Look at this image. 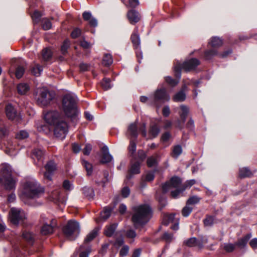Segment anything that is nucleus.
Instances as JSON below:
<instances>
[{
    "instance_id": "1",
    "label": "nucleus",
    "mask_w": 257,
    "mask_h": 257,
    "mask_svg": "<svg viewBox=\"0 0 257 257\" xmlns=\"http://www.w3.org/2000/svg\"><path fill=\"white\" fill-rule=\"evenodd\" d=\"M44 190L37 181L32 178L25 179L22 183L19 196L25 203L29 204V201L40 197Z\"/></svg>"
},
{
    "instance_id": "2",
    "label": "nucleus",
    "mask_w": 257,
    "mask_h": 257,
    "mask_svg": "<svg viewBox=\"0 0 257 257\" xmlns=\"http://www.w3.org/2000/svg\"><path fill=\"white\" fill-rule=\"evenodd\" d=\"M44 119L47 123L54 127L55 136L64 139L68 132V124L64 117L58 111H49L44 114Z\"/></svg>"
},
{
    "instance_id": "3",
    "label": "nucleus",
    "mask_w": 257,
    "mask_h": 257,
    "mask_svg": "<svg viewBox=\"0 0 257 257\" xmlns=\"http://www.w3.org/2000/svg\"><path fill=\"white\" fill-rule=\"evenodd\" d=\"M132 212V221L136 227L146 224L151 218V209L147 204L134 206Z\"/></svg>"
},
{
    "instance_id": "4",
    "label": "nucleus",
    "mask_w": 257,
    "mask_h": 257,
    "mask_svg": "<svg viewBox=\"0 0 257 257\" xmlns=\"http://www.w3.org/2000/svg\"><path fill=\"white\" fill-rule=\"evenodd\" d=\"M77 97L74 94L68 93L62 99V107L65 115L72 120H75L77 117Z\"/></svg>"
},
{
    "instance_id": "5",
    "label": "nucleus",
    "mask_w": 257,
    "mask_h": 257,
    "mask_svg": "<svg viewBox=\"0 0 257 257\" xmlns=\"http://www.w3.org/2000/svg\"><path fill=\"white\" fill-rule=\"evenodd\" d=\"M12 169L7 163L0 165V185L7 191H13L16 188V181L12 176Z\"/></svg>"
},
{
    "instance_id": "6",
    "label": "nucleus",
    "mask_w": 257,
    "mask_h": 257,
    "mask_svg": "<svg viewBox=\"0 0 257 257\" xmlns=\"http://www.w3.org/2000/svg\"><path fill=\"white\" fill-rule=\"evenodd\" d=\"M34 95L37 103L42 106H48L54 98V94L46 87H39L35 89Z\"/></svg>"
},
{
    "instance_id": "7",
    "label": "nucleus",
    "mask_w": 257,
    "mask_h": 257,
    "mask_svg": "<svg viewBox=\"0 0 257 257\" xmlns=\"http://www.w3.org/2000/svg\"><path fill=\"white\" fill-rule=\"evenodd\" d=\"M181 180L178 177H172L169 182L162 185V190L166 193L171 190V196L174 198H177L179 194L183 192L185 188L181 187Z\"/></svg>"
},
{
    "instance_id": "8",
    "label": "nucleus",
    "mask_w": 257,
    "mask_h": 257,
    "mask_svg": "<svg viewBox=\"0 0 257 257\" xmlns=\"http://www.w3.org/2000/svg\"><path fill=\"white\" fill-rule=\"evenodd\" d=\"M200 64V61L196 58H192L184 61L181 64L178 61H176L173 67L174 72L176 77L179 79L181 77V69L186 72L194 70Z\"/></svg>"
},
{
    "instance_id": "9",
    "label": "nucleus",
    "mask_w": 257,
    "mask_h": 257,
    "mask_svg": "<svg viewBox=\"0 0 257 257\" xmlns=\"http://www.w3.org/2000/svg\"><path fill=\"white\" fill-rule=\"evenodd\" d=\"M63 230L67 238L71 240H75L80 232L79 224L75 220H70L63 227Z\"/></svg>"
},
{
    "instance_id": "10",
    "label": "nucleus",
    "mask_w": 257,
    "mask_h": 257,
    "mask_svg": "<svg viewBox=\"0 0 257 257\" xmlns=\"http://www.w3.org/2000/svg\"><path fill=\"white\" fill-rule=\"evenodd\" d=\"M153 103L157 107H160L163 103L169 101L170 97L165 88L157 89L154 94L150 96Z\"/></svg>"
},
{
    "instance_id": "11",
    "label": "nucleus",
    "mask_w": 257,
    "mask_h": 257,
    "mask_svg": "<svg viewBox=\"0 0 257 257\" xmlns=\"http://www.w3.org/2000/svg\"><path fill=\"white\" fill-rule=\"evenodd\" d=\"M98 229L95 228L92 230L86 237L84 243L80 247V252L79 257H88L91 251V247L90 246H86V244L92 240L97 235Z\"/></svg>"
},
{
    "instance_id": "12",
    "label": "nucleus",
    "mask_w": 257,
    "mask_h": 257,
    "mask_svg": "<svg viewBox=\"0 0 257 257\" xmlns=\"http://www.w3.org/2000/svg\"><path fill=\"white\" fill-rule=\"evenodd\" d=\"M10 221L15 225H18L26 219L25 212L20 208H12L9 213Z\"/></svg>"
},
{
    "instance_id": "13",
    "label": "nucleus",
    "mask_w": 257,
    "mask_h": 257,
    "mask_svg": "<svg viewBox=\"0 0 257 257\" xmlns=\"http://www.w3.org/2000/svg\"><path fill=\"white\" fill-rule=\"evenodd\" d=\"M42 222L43 225L41 229V234L46 235L52 233L54 228L56 227V220L51 218L48 219L43 216Z\"/></svg>"
},
{
    "instance_id": "14",
    "label": "nucleus",
    "mask_w": 257,
    "mask_h": 257,
    "mask_svg": "<svg viewBox=\"0 0 257 257\" xmlns=\"http://www.w3.org/2000/svg\"><path fill=\"white\" fill-rule=\"evenodd\" d=\"M44 152L41 149H36L33 150L32 157L36 165L41 166L43 162Z\"/></svg>"
},
{
    "instance_id": "15",
    "label": "nucleus",
    "mask_w": 257,
    "mask_h": 257,
    "mask_svg": "<svg viewBox=\"0 0 257 257\" xmlns=\"http://www.w3.org/2000/svg\"><path fill=\"white\" fill-rule=\"evenodd\" d=\"M56 165L52 161H50L45 165L46 172L44 173L45 177L49 180H52V175L56 170Z\"/></svg>"
},
{
    "instance_id": "16",
    "label": "nucleus",
    "mask_w": 257,
    "mask_h": 257,
    "mask_svg": "<svg viewBox=\"0 0 257 257\" xmlns=\"http://www.w3.org/2000/svg\"><path fill=\"white\" fill-rule=\"evenodd\" d=\"M140 164L141 162L139 161H137L131 164V168L126 175V178L127 179H131L133 175L140 173Z\"/></svg>"
},
{
    "instance_id": "17",
    "label": "nucleus",
    "mask_w": 257,
    "mask_h": 257,
    "mask_svg": "<svg viewBox=\"0 0 257 257\" xmlns=\"http://www.w3.org/2000/svg\"><path fill=\"white\" fill-rule=\"evenodd\" d=\"M102 155L100 160L101 163L105 164L111 162L113 159L112 156L109 154V150L107 146H104L101 149Z\"/></svg>"
},
{
    "instance_id": "18",
    "label": "nucleus",
    "mask_w": 257,
    "mask_h": 257,
    "mask_svg": "<svg viewBox=\"0 0 257 257\" xmlns=\"http://www.w3.org/2000/svg\"><path fill=\"white\" fill-rule=\"evenodd\" d=\"M6 113L9 119L14 120L17 119H19V117L17 115V113L15 108L11 104H8L6 107Z\"/></svg>"
},
{
    "instance_id": "19",
    "label": "nucleus",
    "mask_w": 257,
    "mask_h": 257,
    "mask_svg": "<svg viewBox=\"0 0 257 257\" xmlns=\"http://www.w3.org/2000/svg\"><path fill=\"white\" fill-rule=\"evenodd\" d=\"M131 39L135 49L140 48L141 41L138 27L135 29L131 35Z\"/></svg>"
},
{
    "instance_id": "20",
    "label": "nucleus",
    "mask_w": 257,
    "mask_h": 257,
    "mask_svg": "<svg viewBox=\"0 0 257 257\" xmlns=\"http://www.w3.org/2000/svg\"><path fill=\"white\" fill-rule=\"evenodd\" d=\"M127 17L130 23L133 25L138 23L140 20V14L138 12L134 10L128 12Z\"/></svg>"
},
{
    "instance_id": "21",
    "label": "nucleus",
    "mask_w": 257,
    "mask_h": 257,
    "mask_svg": "<svg viewBox=\"0 0 257 257\" xmlns=\"http://www.w3.org/2000/svg\"><path fill=\"white\" fill-rule=\"evenodd\" d=\"M82 15L84 20L88 22L91 27H95L97 26V20L92 17L90 12H84Z\"/></svg>"
},
{
    "instance_id": "22",
    "label": "nucleus",
    "mask_w": 257,
    "mask_h": 257,
    "mask_svg": "<svg viewBox=\"0 0 257 257\" xmlns=\"http://www.w3.org/2000/svg\"><path fill=\"white\" fill-rule=\"evenodd\" d=\"M187 89L186 85H184L180 91L174 95L173 100L176 102H182L185 100L186 94L184 92Z\"/></svg>"
},
{
    "instance_id": "23",
    "label": "nucleus",
    "mask_w": 257,
    "mask_h": 257,
    "mask_svg": "<svg viewBox=\"0 0 257 257\" xmlns=\"http://www.w3.org/2000/svg\"><path fill=\"white\" fill-rule=\"evenodd\" d=\"M184 244L189 247L198 246L199 248L203 247V243L197 241L195 237H191L185 240Z\"/></svg>"
},
{
    "instance_id": "24",
    "label": "nucleus",
    "mask_w": 257,
    "mask_h": 257,
    "mask_svg": "<svg viewBox=\"0 0 257 257\" xmlns=\"http://www.w3.org/2000/svg\"><path fill=\"white\" fill-rule=\"evenodd\" d=\"M251 237V233H248L244 236L240 238L237 242H236V245L238 246L240 248H244L246 246V244L249 239Z\"/></svg>"
},
{
    "instance_id": "25",
    "label": "nucleus",
    "mask_w": 257,
    "mask_h": 257,
    "mask_svg": "<svg viewBox=\"0 0 257 257\" xmlns=\"http://www.w3.org/2000/svg\"><path fill=\"white\" fill-rule=\"evenodd\" d=\"M30 86L26 83H20L17 87V92L19 94L25 95L30 90Z\"/></svg>"
},
{
    "instance_id": "26",
    "label": "nucleus",
    "mask_w": 257,
    "mask_h": 257,
    "mask_svg": "<svg viewBox=\"0 0 257 257\" xmlns=\"http://www.w3.org/2000/svg\"><path fill=\"white\" fill-rule=\"evenodd\" d=\"M180 111L179 112L180 118L183 123H184L186 121L187 116L189 113V107L185 105H181L180 106Z\"/></svg>"
},
{
    "instance_id": "27",
    "label": "nucleus",
    "mask_w": 257,
    "mask_h": 257,
    "mask_svg": "<svg viewBox=\"0 0 257 257\" xmlns=\"http://www.w3.org/2000/svg\"><path fill=\"white\" fill-rule=\"evenodd\" d=\"M127 133L132 138H136L138 136L137 125L136 123L130 124L128 126Z\"/></svg>"
},
{
    "instance_id": "28",
    "label": "nucleus",
    "mask_w": 257,
    "mask_h": 257,
    "mask_svg": "<svg viewBox=\"0 0 257 257\" xmlns=\"http://www.w3.org/2000/svg\"><path fill=\"white\" fill-rule=\"evenodd\" d=\"M6 145V150L5 151L6 153L9 155H15L16 153H14L13 151L17 150V149L16 148L15 145L14 144L13 142H12L11 140H8L7 141V144Z\"/></svg>"
},
{
    "instance_id": "29",
    "label": "nucleus",
    "mask_w": 257,
    "mask_h": 257,
    "mask_svg": "<svg viewBox=\"0 0 257 257\" xmlns=\"http://www.w3.org/2000/svg\"><path fill=\"white\" fill-rule=\"evenodd\" d=\"M83 194L89 199H92L94 196L93 189L89 187H84L82 189Z\"/></svg>"
},
{
    "instance_id": "30",
    "label": "nucleus",
    "mask_w": 257,
    "mask_h": 257,
    "mask_svg": "<svg viewBox=\"0 0 257 257\" xmlns=\"http://www.w3.org/2000/svg\"><path fill=\"white\" fill-rule=\"evenodd\" d=\"M160 133L159 127L156 124L152 125L149 130V137L148 139L156 138Z\"/></svg>"
},
{
    "instance_id": "31",
    "label": "nucleus",
    "mask_w": 257,
    "mask_h": 257,
    "mask_svg": "<svg viewBox=\"0 0 257 257\" xmlns=\"http://www.w3.org/2000/svg\"><path fill=\"white\" fill-rule=\"evenodd\" d=\"M182 147L180 145H177L173 147L171 155L174 158L177 159L182 154Z\"/></svg>"
},
{
    "instance_id": "32",
    "label": "nucleus",
    "mask_w": 257,
    "mask_h": 257,
    "mask_svg": "<svg viewBox=\"0 0 257 257\" xmlns=\"http://www.w3.org/2000/svg\"><path fill=\"white\" fill-rule=\"evenodd\" d=\"M204 56L206 60H210L214 56L219 57V53L216 49H212L206 51L204 53Z\"/></svg>"
},
{
    "instance_id": "33",
    "label": "nucleus",
    "mask_w": 257,
    "mask_h": 257,
    "mask_svg": "<svg viewBox=\"0 0 257 257\" xmlns=\"http://www.w3.org/2000/svg\"><path fill=\"white\" fill-rule=\"evenodd\" d=\"M82 165L85 168L87 172V175L88 176L91 175L93 172V166L92 164H91L90 163L86 160H82Z\"/></svg>"
},
{
    "instance_id": "34",
    "label": "nucleus",
    "mask_w": 257,
    "mask_h": 257,
    "mask_svg": "<svg viewBox=\"0 0 257 257\" xmlns=\"http://www.w3.org/2000/svg\"><path fill=\"white\" fill-rule=\"evenodd\" d=\"M209 44L214 49H215V48L221 46L222 45L223 42L222 40L220 38L214 37L211 38L209 42Z\"/></svg>"
},
{
    "instance_id": "35",
    "label": "nucleus",
    "mask_w": 257,
    "mask_h": 257,
    "mask_svg": "<svg viewBox=\"0 0 257 257\" xmlns=\"http://www.w3.org/2000/svg\"><path fill=\"white\" fill-rule=\"evenodd\" d=\"M175 214L165 215L163 217L162 223L164 225L167 226L170 223L175 221Z\"/></svg>"
},
{
    "instance_id": "36",
    "label": "nucleus",
    "mask_w": 257,
    "mask_h": 257,
    "mask_svg": "<svg viewBox=\"0 0 257 257\" xmlns=\"http://www.w3.org/2000/svg\"><path fill=\"white\" fill-rule=\"evenodd\" d=\"M117 224L114 223L107 226L104 231L105 234L107 236H111L115 231Z\"/></svg>"
},
{
    "instance_id": "37",
    "label": "nucleus",
    "mask_w": 257,
    "mask_h": 257,
    "mask_svg": "<svg viewBox=\"0 0 257 257\" xmlns=\"http://www.w3.org/2000/svg\"><path fill=\"white\" fill-rule=\"evenodd\" d=\"M113 63L112 56L109 54H105L102 59V64L105 66H109Z\"/></svg>"
},
{
    "instance_id": "38",
    "label": "nucleus",
    "mask_w": 257,
    "mask_h": 257,
    "mask_svg": "<svg viewBox=\"0 0 257 257\" xmlns=\"http://www.w3.org/2000/svg\"><path fill=\"white\" fill-rule=\"evenodd\" d=\"M252 175L250 170L246 167L239 169V176L241 178L249 177Z\"/></svg>"
},
{
    "instance_id": "39",
    "label": "nucleus",
    "mask_w": 257,
    "mask_h": 257,
    "mask_svg": "<svg viewBox=\"0 0 257 257\" xmlns=\"http://www.w3.org/2000/svg\"><path fill=\"white\" fill-rule=\"evenodd\" d=\"M22 236L23 237L30 243L32 244L34 242V235L30 232L24 231Z\"/></svg>"
},
{
    "instance_id": "40",
    "label": "nucleus",
    "mask_w": 257,
    "mask_h": 257,
    "mask_svg": "<svg viewBox=\"0 0 257 257\" xmlns=\"http://www.w3.org/2000/svg\"><path fill=\"white\" fill-rule=\"evenodd\" d=\"M52 53L49 48H45L42 51V58L44 61H48L52 57Z\"/></svg>"
},
{
    "instance_id": "41",
    "label": "nucleus",
    "mask_w": 257,
    "mask_h": 257,
    "mask_svg": "<svg viewBox=\"0 0 257 257\" xmlns=\"http://www.w3.org/2000/svg\"><path fill=\"white\" fill-rule=\"evenodd\" d=\"M215 223H216V221L214 216H208L204 220V223L206 226H211Z\"/></svg>"
},
{
    "instance_id": "42",
    "label": "nucleus",
    "mask_w": 257,
    "mask_h": 257,
    "mask_svg": "<svg viewBox=\"0 0 257 257\" xmlns=\"http://www.w3.org/2000/svg\"><path fill=\"white\" fill-rule=\"evenodd\" d=\"M42 71V67L38 64L36 65L31 69L32 73L36 76H40Z\"/></svg>"
},
{
    "instance_id": "43",
    "label": "nucleus",
    "mask_w": 257,
    "mask_h": 257,
    "mask_svg": "<svg viewBox=\"0 0 257 257\" xmlns=\"http://www.w3.org/2000/svg\"><path fill=\"white\" fill-rule=\"evenodd\" d=\"M63 188L68 191H70L73 189V185L72 182L68 180H65L63 183Z\"/></svg>"
},
{
    "instance_id": "44",
    "label": "nucleus",
    "mask_w": 257,
    "mask_h": 257,
    "mask_svg": "<svg viewBox=\"0 0 257 257\" xmlns=\"http://www.w3.org/2000/svg\"><path fill=\"white\" fill-rule=\"evenodd\" d=\"M101 86L104 90L110 89L112 86L110 79L104 78L101 82Z\"/></svg>"
},
{
    "instance_id": "45",
    "label": "nucleus",
    "mask_w": 257,
    "mask_h": 257,
    "mask_svg": "<svg viewBox=\"0 0 257 257\" xmlns=\"http://www.w3.org/2000/svg\"><path fill=\"white\" fill-rule=\"evenodd\" d=\"M165 80L168 84L172 87L176 86L179 82L178 80L173 79L170 76L166 77Z\"/></svg>"
},
{
    "instance_id": "46",
    "label": "nucleus",
    "mask_w": 257,
    "mask_h": 257,
    "mask_svg": "<svg viewBox=\"0 0 257 257\" xmlns=\"http://www.w3.org/2000/svg\"><path fill=\"white\" fill-rule=\"evenodd\" d=\"M111 209L109 207L104 208L103 211L101 213V217L104 220L107 219L110 215Z\"/></svg>"
},
{
    "instance_id": "47",
    "label": "nucleus",
    "mask_w": 257,
    "mask_h": 257,
    "mask_svg": "<svg viewBox=\"0 0 257 257\" xmlns=\"http://www.w3.org/2000/svg\"><path fill=\"white\" fill-rule=\"evenodd\" d=\"M235 245V244L225 243H224L223 247L226 251L230 252L234 250Z\"/></svg>"
},
{
    "instance_id": "48",
    "label": "nucleus",
    "mask_w": 257,
    "mask_h": 257,
    "mask_svg": "<svg viewBox=\"0 0 257 257\" xmlns=\"http://www.w3.org/2000/svg\"><path fill=\"white\" fill-rule=\"evenodd\" d=\"M29 137V133L24 130L20 131L16 135V138L19 140H23Z\"/></svg>"
},
{
    "instance_id": "49",
    "label": "nucleus",
    "mask_w": 257,
    "mask_h": 257,
    "mask_svg": "<svg viewBox=\"0 0 257 257\" xmlns=\"http://www.w3.org/2000/svg\"><path fill=\"white\" fill-rule=\"evenodd\" d=\"M162 239L167 242H170L174 239L173 235L172 233L165 232L162 235Z\"/></svg>"
},
{
    "instance_id": "50",
    "label": "nucleus",
    "mask_w": 257,
    "mask_h": 257,
    "mask_svg": "<svg viewBox=\"0 0 257 257\" xmlns=\"http://www.w3.org/2000/svg\"><path fill=\"white\" fill-rule=\"evenodd\" d=\"M199 201H200V198L199 197H198L196 196H193L190 197L188 199L186 204H187V205H193V204H197V203H198L199 202Z\"/></svg>"
},
{
    "instance_id": "51",
    "label": "nucleus",
    "mask_w": 257,
    "mask_h": 257,
    "mask_svg": "<svg viewBox=\"0 0 257 257\" xmlns=\"http://www.w3.org/2000/svg\"><path fill=\"white\" fill-rule=\"evenodd\" d=\"M192 210V208L190 207L189 205L186 204V205L183 208L182 213V215L185 216H188Z\"/></svg>"
},
{
    "instance_id": "52",
    "label": "nucleus",
    "mask_w": 257,
    "mask_h": 257,
    "mask_svg": "<svg viewBox=\"0 0 257 257\" xmlns=\"http://www.w3.org/2000/svg\"><path fill=\"white\" fill-rule=\"evenodd\" d=\"M25 72V69L22 66H18L16 71V76L17 78H21Z\"/></svg>"
},
{
    "instance_id": "53",
    "label": "nucleus",
    "mask_w": 257,
    "mask_h": 257,
    "mask_svg": "<svg viewBox=\"0 0 257 257\" xmlns=\"http://www.w3.org/2000/svg\"><path fill=\"white\" fill-rule=\"evenodd\" d=\"M7 134V130L5 127L4 122L0 118V137L5 136Z\"/></svg>"
},
{
    "instance_id": "54",
    "label": "nucleus",
    "mask_w": 257,
    "mask_h": 257,
    "mask_svg": "<svg viewBox=\"0 0 257 257\" xmlns=\"http://www.w3.org/2000/svg\"><path fill=\"white\" fill-rule=\"evenodd\" d=\"M43 28L45 30H48L51 29L52 24L51 22L48 19H44L43 21Z\"/></svg>"
},
{
    "instance_id": "55",
    "label": "nucleus",
    "mask_w": 257,
    "mask_h": 257,
    "mask_svg": "<svg viewBox=\"0 0 257 257\" xmlns=\"http://www.w3.org/2000/svg\"><path fill=\"white\" fill-rule=\"evenodd\" d=\"M130 194V189L128 187H124L121 190V195L123 198L127 197Z\"/></svg>"
},
{
    "instance_id": "56",
    "label": "nucleus",
    "mask_w": 257,
    "mask_h": 257,
    "mask_svg": "<svg viewBox=\"0 0 257 257\" xmlns=\"http://www.w3.org/2000/svg\"><path fill=\"white\" fill-rule=\"evenodd\" d=\"M147 165L148 166V167H153L156 165L157 160H156V159L155 158H154V157H149L147 159Z\"/></svg>"
},
{
    "instance_id": "57",
    "label": "nucleus",
    "mask_w": 257,
    "mask_h": 257,
    "mask_svg": "<svg viewBox=\"0 0 257 257\" xmlns=\"http://www.w3.org/2000/svg\"><path fill=\"white\" fill-rule=\"evenodd\" d=\"M81 34V31L79 28H75L72 32L71 36L72 38L75 39L80 36Z\"/></svg>"
},
{
    "instance_id": "58",
    "label": "nucleus",
    "mask_w": 257,
    "mask_h": 257,
    "mask_svg": "<svg viewBox=\"0 0 257 257\" xmlns=\"http://www.w3.org/2000/svg\"><path fill=\"white\" fill-rule=\"evenodd\" d=\"M129 250V247L126 245H124L120 250L119 254L121 256H125L127 254Z\"/></svg>"
},
{
    "instance_id": "59",
    "label": "nucleus",
    "mask_w": 257,
    "mask_h": 257,
    "mask_svg": "<svg viewBox=\"0 0 257 257\" xmlns=\"http://www.w3.org/2000/svg\"><path fill=\"white\" fill-rule=\"evenodd\" d=\"M128 150L130 153L133 154L136 151V144L132 140L130 141V144L128 147Z\"/></svg>"
},
{
    "instance_id": "60",
    "label": "nucleus",
    "mask_w": 257,
    "mask_h": 257,
    "mask_svg": "<svg viewBox=\"0 0 257 257\" xmlns=\"http://www.w3.org/2000/svg\"><path fill=\"white\" fill-rule=\"evenodd\" d=\"M123 243H124L123 238L122 236H121L120 237L117 238L116 239L115 241L113 243V245L115 247L118 248L120 246H121L123 244Z\"/></svg>"
},
{
    "instance_id": "61",
    "label": "nucleus",
    "mask_w": 257,
    "mask_h": 257,
    "mask_svg": "<svg viewBox=\"0 0 257 257\" xmlns=\"http://www.w3.org/2000/svg\"><path fill=\"white\" fill-rule=\"evenodd\" d=\"M92 150V146L89 144H87L85 145L84 149L83 150V154L85 155H89Z\"/></svg>"
},
{
    "instance_id": "62",
    "label": "nucleus",
    "mask_w": 257,
    "mask_h": 257,
    "mask_svg": "<svg viewBox=\"0 0 257 257\" xmlns=\"http://www.w3.org/2000/svg\"><path fill=\"white\" fill-rule=\"evenodd\" d=\"M69 44L68 41H65L62 46H61V52L63 54H65L68 48L69 47Z\"/></svg>"
},
{
    "instance_id": "63",
    "label": "nucleus",
    "mask_w": 257,
    "mask_h": 257,
    "mask_svg": "<svg viewBox=\"0 0 257 257\" xmlns=\"http://www.w3.org/2000/svg\"><path fill=\"white\" fill-rule=\"evenodd\" d=\"M79 68L81 71L84 72L88 70L89 68V65L84 63H81L79 65Z\"/></svg>"
},
{
    "instance_id": "64",
    "label": "nucleus",
    "mask_w": 257,
    "mask_h": 257,
    "mask_svg": "<svg viewBox=\"0 0 257 257\" xmlns=\"http://www.w3.org/2000/svg\"><path fill=\"white\" fill-rule=\"evenodd\" d=\"M250 246L253 249H256L257 248V238H254L252 239L249 242Z\"/></svg>"
}]
</instances>
